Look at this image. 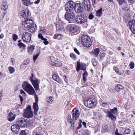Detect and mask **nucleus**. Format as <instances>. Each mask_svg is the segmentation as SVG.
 Masks as SVG:
<instances>
[{
    "mask_svg": "<svg viewBox=\"0 0 135 135\" xmlns=\"http://www.w3.org/2000/svg\"><path fill=\"white\" fill-rule=\"evenodd\" d=\"M120 5L123 4H126L127 2L125 0H117Z\"/></svg>",
    "mask_w": 135,
    "mask_h": 135,
    "instance_id": "33",
    "label": "nucleus"
},
{
    "mask_svg": "<svg viewBox=\"0 0 135 135\" xmlns=\"http://www.w3.org/2000/svg\"><path fill=\"white\" fill-rule=\"evenodd\" d=\"M62 36V35L60 34H55L54 36V38L56 39L59 40L61 39Z\"/></svg>",
    "mask_w": 135,
    "mask_h": 135,
    "instance_id": "30",
    "label": "nucleus"
},
{
    "mask_svg": "<svg viewBox=\"0 0 135 135\" xmlns=\"http://www.w3.org/2000/svg\"><path fill=\"white\" fill-rule=\"evenodd\" d=\"M123 86L120 84H117L115 87V88L117 91H118L121 90L123 88Z\"/></svg>",
    "mask_w": 135,
    "mask_h": 135,
    "instance_id": "31",
    "label": "nucleus"
},
{
    "mask_svg": "<svg viewBox=\"0 0 135 135\" xmlns=\"http://www.w3.org/2000/svg\"><path fill=\"white\" fill-rule=\"evenodd\" d=\"M69 30L70 32L72 33H78L80 31L79 27L75 25L71 26L69 28Z\"/></svg>",
    "mask_w": 135,
    "mask_h": 135,
    "instance_id": "15",
    "label": "nucleus"
},
{
    "mask_svg": "<svg viewBox=\"0 0 135 135\" xmlns=\"http://www.w3.org/2000/svg\"><path fill=\"white\" fill-rule=\"evenodd\" d=\"M40 1V0H37V1L34 2V3L35 4H38L39 2Z\"/></svg>",
    "mask_w": 135,
    "mask_h": 135,
    "instance_id": "64",
    "label": "nucleus"
},
{
    "mask_svg": "<svg viewBox=\"0 0 135 135\" xmlns=\"http://www.w3.org/2000/svg\"><path fill=\"white\" fill-rule=\"evenodd\" d=\"M64 80L66 83H68V80L67 78V77L65 75L64 76Z\"/></svg>",
    "mask_w": 135,
    "mask_h": 135,
    "instance_id": "53",
    "label": "nucleus"
},
{
    "mask_svg": "<svg viewBox=\"0 0 135 135\" xmlns=\"http://www.w3.org/2000/svg\"><path fill=\"white\" fill-rule=\"evenodd\" d=\"M82 43L83 46L89 47L91 45V42L90 38L86 35L82 36L81 38Z\"/></svg>",
    "mask_w": 135,
    "mask_h": 135,
    "instance_id": "4",
    "label": "nucleus"
},
{
    "mask_svg": "<svg viewBox=\"0 0 135 135\" xmlns=\"http://www.w3.org/2000/svg\"><path fill=\"white\" fill-rule=\"evenodd\" d=\"M34 49V47L33 46H31L28 48V52L30 54H31L33 50Z\"/></svg>",
    "mask_w": 135,
    "mask_h": 135,
    "instance_id": "32",
    "label": "nucleus"
},
{
    "mask_svg": "<svg viewBox=\"0 0 135 135\" xmlns=\"http://www.w3.org/2000/svg\"><path fill=\"white\" fill-rule=\"evenodd\" d=\"M131 131L129 129H127L125 130L124 132V134H129L130 132Z\"/></svg>",
    "mask_w": 135,
    "mask_h": 135,
    "instance_id": "42",
    "label": "nucleus"
},
{
    "mask_svg": "<svg viewBox=\"0 0 135 135\" xmlns=\"http://www.w3.org/2000/svg\"><path fill=\"white\" fill-rule=\"evenodd\" d=\"M30 80L35 90H38L40 83L39 80L37 79L33 78V74H31V76L30 77Z\"/></svg>",
    "mask_w": 135,
    "mask_h": 135,
    "instance_id": "6",
    "label": "nucleus"
},
{
    "mask_svg": "<svg viewBox=\"0 0 135 135\" xmlns=\"http://www.w3.org/2000/svg\"><path fill=\"white\" fill-rule=\"evenodd\" d=\"M19 97V98H20V100L21 101V105H20V106H21V104H22V102L23 101V97H22V96L21 95H20Z\"/></svg>",
    "mask_w": 135,
    "mask_h": 135,
    "instance_id": "49",
    "label": "nucleus"
},
{
    "mask_svg": "<svg viewBox=\"0 0 135 135\" xmlns=\"http://www.w3.org/2000/svg\"><path fill=\"white\" fill-rule=\"evenodd\" d=\"M83 76L84 81V82L86 81V77L84 75H83Z\"/></svg>",
    "mask_w": 135,
    "mask_h": 135,
    "instance_id": "61",
    "label": "nucleus"
},
{
    "mask_svg": "<svg viewBox=\"0 0 135 135\" xmlns=\"http://www.w3.org/2000/svg\"><path fill=\"white\" fill-rule=\"evenodd\" d=\"M18 46L20 48L22 47H25V45L22 42H20L18 44Z\"/></svg>",
    "mask_w": 135,
    "mask_h": 135,
    "instance_id": "45",
    "label": "nucleus"
},
{
    "mask_svg": "<svg viewBox=\"0 0 135 135\" xmlns=\"http://www.w3.org/2000/svg\"><path fill=\"white\" fill-rule=\"evenodd\" d=\"M82 123H83V125L85 127H86V123L85 122H82Z\"/></svg>",
    "mask_w": 135,
    "mask_h": 135,
    "instance_id": "63",
    "label": "nucleus"
},
{
    "mask_svg": "<svg viewBox=\"0 0 135 135\" xmlns=\"http://www.w3.org/2000/svg\"><path fill=\"white\" fill-rule=\"evenodd\" d=\"M75 20L76 22L78 24H84L87 23V17L85 13H83L79 16H76Z\"/></svg>",
    "mask_w": 135,
    "mask_h": 135,
    "instance_id": "2",
    "label": "nucleus"
},
{
    "mask_svg": "<svg viewBox=\"0 0 135 135\" xmlns=\"http://www.w3.org/2000/svg\"><path fill=\"white\" fill-rule=\"evenodd\" d=\"M102 14V8H100L96 12V15L98 17L101 16Z\"/></svg>",
    "mask_w": 135,
    "mask_h": 135,
    "instance_id": "26",
    "label": "nucleus"
},
{
    "mask_svg": "<svg viewBox=\"0 0 135 135\" xmlns=\"http://www.w3.org/2000/svg\"><path fill=\"white\" fill-rule=\"evenodd\" d=\"M46 31V30L44 27H41L38 32L39 34L38 36V37H40L43 36L42 34L45 32Z\"/></svg>",
    "mask_w": 135,
    "mask_h": 135,
    "instance_id": "21",
    "label": "nucleus"
},
{
    "mask_svg": "<svg viewBox=\"0 0 135 135\" xmlns=\"http://www.w3.org/2000/svg\"><path fill=\"white\" fill-rule=\"evenodd\" d=\"M74 51L78 55H79L80 54V53L78 51L76 48H75L74 49Z\"/></svg>",
    "mask_w": 135,
    "mask_h": 135,
    "instance_id": "55",
    "label": "nucleus"
},
{
    "mask_svg": "<svg viewBox=\"0 0 135 135\" xmlns=\"http://www.w3.org/2000/svg\"><path fill=\"white\" fill-rule=\"evenodd\" d=\"M103 129L106 132H108L109 131L108 128L107 126L104 125L102 127Z\"/></svg>",
    "mask_w": 135,
    "mask_h": 135,
    "instance_id": "41",
    "label": "nucleus"
},
{
    "mask_svg": "<svg viewBox=\"0 0 135 135\" xmlns=\"http://www.w3.org/2000/svg\"><path fill=\"white\" fill-rule=\"evenodd\" d=\"M29 60L27 59L23 62V65H27L29 63Z\"/></svg>",
    "mask_w": 135,
    "mask_h": 135,
    "instance_id": "46",
    "label": "nucleus"
},
{
    "mask_svg": "<svg viewBox=\"0 0 135 135\" xmlns=\"http://www.w3.org/2000/svg\"><path fill=\"white\" fill-rule=\"evenodd\" d=\"M79 126L77 127V129H80L81 127V124H78Z\"/></svg>",
    "mask_w": 135,
    "mask_h": 135,
    "instance_id": "62",
    "label": "nucleus"
},
{
    "mask_svg": "<svg viewBox=\"0 0 135 135\" xmlns=\"http://www.w3.org/2000/svg\"><path fill=\"white\" fill-rule=\"evenodd\" d=\"M16 117L15 114L12 112L10 113L8 115L7 117L8 120L9 121L11 122L15 119Z\"/></svg>",
    "mask_w": 135,
    "mask_h": 135,
    "instance_id": "20",
    "label": "nucleus"
},
{
    "mask_svg": "<svg viewBox=\"0 0 135 135\" xmlns=\"http://www.w3.org/2000/svg\"><path fill=\"white\" fill-rule=\"evenodd\" d=\"M33 107L34 110V113L36 115L38 110V106L37 104L33 103Z\"/></svg>",
    "mask_w": 135,
    "mask_h": 135,
    "instance_id": "23",
    "label": "nucleus"
},
{
    "mask_svg": "<svg viewBox=\"0 0 135 135\" xmlns=\"http://www.w3.org/2000/svg\"><path fill=\"white\" fill-rule=\"evenodd\" d=\"M75 14L74 11H71L66 12L65 15V18L69 21V23H71L75 19Z\"/></svg>",
    "mask_w": 135,
    "mask_h": 135,
    "instance_id": "5",
    "label": "nucleus"
},
{
    "mask_svg": "<svg viewBox=\"0 0 135 135\" xmlns=\"http://www.w3.org/2000/svg\"><path fill=\"white\" fill-rule=\"evenodd\" d=\"M29 14V11L28 9H25L22 11L21 12V16L24 19L28 17Z\"/></svg>",
    "mask_w": 135,
    "mask_h": 135,
    "instance_id": "18",
    "label": "nucleus"
},
{
    "mask_svg": "<svg viewBox=\"0 0 135 135\" xmlns=\"http://www.w3.org/2000/svg\"><path fill=\"white\" fill-rule=\"evenodd\" d=\"M74 9L76 12L79 13L83 12V11L84 8L80 3H75Z\"/></svg>",
    "mask_w": 135,
    "mask_h": 135,
    "instance_id": "14",
    "label": "nucleus"
},
{
    "mask_svg": "<svg viewBox=\"0 0 135 135\" xmlns=\"http://www.w3.org/2000/svg\"><path fill=\"white\" fill-rule=\"evenodd\" d=\"M31 34L27 32H24L22 36V38L23 41L28 42L31 40Z\"/></svg>",
    "mask_w": 135,
    "mask_h": 135,
    "instance_id": "12",
    "label": "nucleus"
},
{
    "mask_svg": "<svg viewBox=\"0 0 135 135\" xmlns=\"http://www.w3.org/2000/svg\"><path fill=\"white\" fill-rule=\"evenodd\" d=\"M129 66L131 69H133L134 67V63L133 62H131L129 64Z\"/></svg>",
    "mask_w": 135,
    "mask_h": 135,
    "instance_id": "44",
    "label": "nucleus"
},
{
    "mask_svg": "<svg viewBox=\"0 0 135 135\" xmlns=\"http://www.w3.org/2000/svg\"><path fill=\"white\" fill-rule=\"evenodd\" d=\"M22 26L24 30H28L31 32L35 31L36 27V25L34 24L33 21L30 19L23 21Z\"/></svg>",
    "mask_w": 135,
    "mask_h": 135,
    "instance_id": "1",
    "label": "nucleus"
},
{
    "mask_svg": "<svg viewBox=\"0 0 135 135\" xmlns=\"http://www.w3.org/2000/svg\"><path fill=\"white\" fill-rule=\"evenodd\" d=\"M23 3L27 6L31 4L30 0H22Z\"/></svg>",
    "mask_w": 135,
    "mask_h": 135,
    "instance_id": "27",
    "label": "nucleus"
},
{
    "mask_svg": "<svg viewBox=\"0 0 135 135\" xmlns=\"http://www.w3.org/2000/svg\"><path fill=\"white\" fill-rule=\"evenodd\" d=\"M40 55V54L38 53L33 56V60L34 62H35L37 58Z\"/></svg>",
    "mask_w": 135,
    "mask_h": 135,
    "instance_id": "39",
    "label": "nucleus"
},
{
    "mask_svg": "<svg viewBox=\"0 0 135 135\" xmlns=\"http://www.w3.org/2000/svg\"><path fill=\"white\" fill-rule=\"evenodd\" d=\"M84 103L85 105L89 108H91L96 105L94 99L90 98L85 101Z\"/></svg>",
    "mask_w": 135,
    "mask_h": 135,
    "instance_id": "11",
    "label": "nucleus"
},
{
    "mask_svg": "<svg viewBox=\"0 0 135 135\" xmlns=\"http://www.w3.org/2000/svg\"><path fill=\"white\" fill-rule=\"evenodd\" d=\"M8 69L10 73L11 74L13 73L15 71V68L12 67H8Z\"/></svg>",
    "mask_w": 135,
    "mask_h": 135,
    "instance_id": "34",
    "label": "nucleus"
},
{
    "mask_svg": "<svg viewBox=\"0 0 135 135\" xmlns=\"http://www.w3.org/2000/svg\"><path fill=\"white\" fill-rule=\"evenodd\" d=\"M99 52L100 51L99 49L98 48H97L94 50L93 52V53L95 57H97L99 54Z\"/></svg>",
    "mask_w": 135,
    "mask_h": 135,
    "instance_id": "25",
    "label": "nucleus"
},
{
    "mask_svg": "<svg viewBox=\"0 0 135 135\" xmlns=\"http://www.w3.org/2000/svg\"><path fill=\"white\" fill-rule=\"evenodd\" d=\"M80 69L81 70L85 71L86 70V67L85 65H83L82 66Z\"/></svg>",
    "mask_w": 135,
    "mask_h": 135,
    "instance_id": "50",
    "label": "nucleus"
},
{
    "mask_svg": "<svg viewBox=\"0 0 135 135\" xmlns=\"http://www.w3.org/2000/svg\"><path fill=\"white\" fill-rule=\"evenodd\" d=\"M77 66L76 67V70L77 71H78L81 68L82 66L81 65L80 63L79 62H77Z\"/></svg>",
    "mask_w": 135,
    "mask_h": 135,
    "instance_id": "38",
    "label": "nucleus"
},
{
    "mask_svg": "<svg viewBox=\"0 0 135 135\" xmlns=\"http://www.w3.org/2000/svg\"><path fill=\"white\" fill-rule=\"evenodd\" d=\"M35 102L34 103L37 104L38 103V98L37 96L36 95L35 96Z\"/></svg>",
    "mask_w": 135,
    "mask_h": 135,
    "instance_id": "48",
    "label": "nucleus"
},
{
    "mask_svg": "<svg viewBox=\"0 0 135 135\" xmlns=\"http://www.w3.org/2000/svg\"><path fill=\"white\" fill-rule=\"evenodd\" d=\"M52 77L53 80L56 81L59 83L61 84L62 83V81L61 80L59 76H57L55 74L53 75Z\"/></svg>",
    "mask_w": 135,
    "mask_h": 135,
    "instance_id": "22",
    "label": "nucleus"
},
{
    "mask_svg": "<svg viewBox=\"0 0 135 135\" xmlns=\"http://www.w3.org/2000/svg\"><path fill=\"white\" fill-rule=\"evenodd\" d=\"M128 26L132 32L133 34H135V21L131 20L129 21L128 24Z\"/></svg>",
    "mask_w": 135,
    "mask_h": 135,
    "instance_id": "13",
    "label": "nucleus"
},
{
    "mask_svg": "<svg viewBox=\"0 0 135 135\" xmlns=\"http://www.w3.org/2000/svg\"><path fill=\"white\" fill-rule=\"evenodd\" d=\"M22 85L23 89L29 94L33 95L35 93L32 86L27 82H24L22 84Z\"/></svg>",
    "mask_w": 135,
    "mask_h": 135,
    "instance_id": "3",
    "label": "nucleus"
},
{
    "mask_svg": "<svg viewBox=\"0 0 135 135\" xmlns=\"http://www.w3.org/2000/svg\"><path fill=\"white\" fill-rule=\"evenodd\" d=\"M20 135H26V134L24 131H21L20 133Z\"/></svg>",
    "mask_w": 135,
    "mask_h": 135,
    "instance_id": "52",
    "label": "nucleus"
},
{
    "mask_svg": "<svg viewBox=\"0 0 135 135\" xmlns=\"http://www.w3.org/2000/svg\"><path fill=\"white\" fill-rule=\"evenodd\" d=\"M70 56L71 57H73V58H76V56L75 55L73 54H71L70 55Z\"/></svg>",
    "mask_w": 135,
    "mask_h": 135,
    "instance_id": "57",
    "label": "nucleus"
},
{
    "mask_svg": "<svg viewBox=\"0 0 135 135\" xmlns=\"http://www.w3.org/2000/svg\"><path fill=\"white\" fill-rule=\"evenodd\" d=\"M68 121L69 123H70L72 127L74 126V123L73 120L71 119V117H68Z\"/></svg>",
    "mask_w": 135,
    "mask_h": 135,
    "instance_id": "28",
    "label": "nucleus"
},
{
    "mask_svg": "<svg viewBox=\"0 0 135 135\" xmlns=\"http://www.w3.org/2000/svg\"><path fill=\"white\" fill-rule=\"evenodd\" d=\"M115 133L116 135H123L122 134L118 133V131L117 129H115Z\"/></svg>",
    "mask_w": 135,
    "mask_h": 135,
    "instance_id": "51",
    "label": "nucleus"
},
{
    "mask_svg": "<svg viewBox=\"0 0 135 135\" xmlns=\"http://www.w3.org/2000/svg\"><path fill=\"white\" fill-rule=\"evenodd\" d=\"M26 120V119L22 118L18 121L17 124L20 127H25L27 124Z\"/></svg>",
    "mask_w": 135,
    "mask_h": 135,
    "instance_id": "16",
    "label": "nucleus"
},
{
    "mask_svg": "<svg viewBox=\"0 0 135 135\" xmlns=\"http://www.w3.org/2000/svg\"><path fill=\"white\" fill-rule=\"evenodd\" d=\"M18 38L17 36L15 34H14L13 35V40L15 41H16L17 39Z\"/></svg>",
    "mask_w": 135,
    "mask_h": 135,
    "instance_id": "47",
    "label": "nucleus"
},
{
    "mask_svg": "<svg viewBox=\"0 0 135 135\" xmlns=\"http://www.w3.org/2000/svg\"><path fill=\"white\" fill-rule=\"evenodd\" d=\"M8 8V6H7L6 3L3 2L2 4V5L1 7V9L2 10H6Z\"/></svg>",
    "mask_w": 135,
    "mask_h": 135,
    "instance_id": "24",
    "label": "nucleus"
},
{
    "mask_svg": "<svg viewBox=\"0 0 135 135\" xmlns=\"http://www.w3.org/2000/svg\"><path fill=\"white\" fill-rule=\"evenodd\" d=\"M11 61L13 64H15V60L13 58H12L11 59Z\"/></svg>",
    "mask_w": 135,
    "mask_h": 135,
    "instance_id": "54",
    "label": "nucleus"
},
{
    "mask_svg": "<svg viewBox=\"0 0 135 135\" xmlns=\"http://www.w3.org/2000/svg\"><path fill=\"white\" fill-rule=\"evenodd\" d=\"M52 98V97H48L46 98V100L49 103H51L53 101Z\"/></svg>",
    "mask_w": 135,
    "mask_h": 135,
    "instance_id": "36",
    "label": "nucleus"
},
{
    "mask_svg": "<svg viewBox=\"0 0 135 135\" xmlns=\"http://www.w3.org/2000/svg\"><path fill=\"white\" fill-rule=\"evenodd\" d=\"M117 111V108L115 107L113 109H110V111L107 112V116L110 118L112 120H115L116 119V117L113 114L116 113Z\"/></svg>",
    "mask_w": 135,
    "mask_h": 135,
    "instance_id": "9",
    "label": "nucleus"
},
{
    "mask_svg": "<svg viewBox=\"0 0 135 135\" xmlns=\"http://www.w3.org/2000/svg\"><path fill=\"white\" fill-rule=\"evenodd\" d=\"M23 113L24 117L27 118H30L33 116V114L31 110V107L29 106L27 107L26 109L24 110Z\"/></svg>",
    "mask_w": 135,
    "mask_h": 135,
    "instance_id": "7",
    "label": "nucleus"
},
{
    "mask_svg": "<svg viewBox=\"0 0 135 135\" xmlns=\"http://www.w3.org/2000/svg\"><path fill=\"white\" fill-rule=\"evenodd\" d=\"M20 93L22 94H26V93L25 92L22 90H21L20 91Z\"/></svg>",
    "mask_w": 135,
    "mask_h": 135,
    "instance_id": "60",
    "label": "nucleus"
},
{
    "mask_svg": "<svg viewBox=\"0 0 135 135\" xmlns=\"http://www.w3.org/2000/svg\"><path fill=\"white\" fill-rule=\"evenodd\" d=\"M123 73V74L124 75H129L130 72L129 70H125L124 71H122Z\"/></svg>",
    "mask_w": 135,
    "mask_h": 135,
    "instance_id": "37",
    "label": "nucleus"
},
{
    "mask_svg": "<svg viewBox=\"0 0 135 135\" xmlns=\"http://www.w3.org/2000/svg\"><path fill=\"white\" fill-rule=\"evenodd\" d=\"M114 70L117 73H118L119 75H121L123 74V73L121 71H118V69L117 68L115 67L114 68Z\"/></svg>",
    "mask_w": 135,
    "mask_h": 135,
    "instance_id": "40",
    "label": "nucleus"
},
{
    "mask_svg": "<svg viewBox=\"0 0 135 135\" xmlns=\"http://www.w3.org/2000/svg\"><path fill=\"white\" fill-rule=\"evenodd\" d=\"M73 118V119L75 118L76 120L80 115V112L76 108L72 110Z\"/></svg>",
    "mask_w": 135,
    "mask_h": 135,
    "instance_id": "17",
    "label": "nucleus"
},
{
    "mask_svg": "<svg viewBox=\"0 0 135 135\" xmlns=\"http://www.w3.org/2000/svg\"><path fill=\"white\" fill-rule=\"evenodd\" d=\"M100 57L101 58H102L105 56V54H104L102 53L100 54L99 55Z\"/></svg>",
    "mask_w": 135,
    "mask_h": 135,
    "instance_id": "56",
    "label": "nucleus"
},
{
    "mask_svg": "<svg viewBox=\"0 0 135 135\" xmlns=\"http://www.w3.org/2000/svg\"><path fill=\"white\" fill-rule=\"evenodd\" d=\"M20 126L17 124L12 125L11 127L12 131L14 132L17 133L20 129Z\"/></svg>",
    "mask_w": 135,
    "mask_h": 135,
    "instance_id": "19",
    "label": "nucleus"
},
{
    "mask_svg": "<svg viewBox=\"0 0 135 135\" xmlns=\"http://www.w3.org/2000/svg\"><path fill=\"white\" fill-rule=\"evenodd\" d=\"M39 38L43 40V42L45 45H47L48 44L49 42L45 38L43 37V36L40 37H38Z\"/></svg>",
    "mask_w": 135,
    "mask_h": 135,
    "instance_id": "29",
    "label": "nucleus"
},
{
    "mask_svg": "<svg viewBox=\"0 0 135 135\" xmlns=\"http://www.w3.org/2000/svg\"><path fill=\"white\" fill-rule=\"evenodd\" d=\"M128 1L131 3H133L135 2V0H128Z\"/></svg>",
    "mask_w": 135,
    "mask_h": 135,
    "instance_id": "59",
    "label": "nucleus"
},
{
    "mask_svg": "<svg viewBox=\"0 0 135 135\" xmlns=\"http://www.w3.org/2000/svg\"><path fill=\"white\" fill-rule=\"evenodd\" d=\"M83 75H84L86 77L88 75V74L87 72L86 71H85L84 73L83 74Z\"/></svg>",
    "mask_w": 135,
    "mask_h": 135,
    "instance_id": "58",
    "label": "nucleus"
},
{
    "mask_svg": "<svg viewBox=\"0 0 135 135\" xmlns=\"http://www.w3.org/2000/svg\"><path fill=\"white\" fill-rule=\"evenodd\" d=\"M94 15L92 13H90L89 15L88 18L90 20H91L94 18Z\"/></svg>",
    "mask_w": 135,
    "mask_h": 135,
    "instance_id": "43",
    "label": "nucleus"
},
{
    "mask_svg": "<svg viewBox=\"0 0 135 135\" xmlns=\"http://www.w3.org/2000/svg\"><path fill=\"white\" fill-rule=\"evenodd\" d=\"M85 10L90 12L91 10V7L89 0H84L82 3Z\"/></svg>",
    "mask_w": 135,
    "mask_h": 135,
    "instance_id": "10",
    "label": "nucleus"
},
{
    "mask_svg": "<svg viewBox=\"0 0 135 135\" xmlns=\"http://www.w3.org/2000/svg\"><path fill=\"white\" fill-rule=\"evenodd\" d=\"M92 63L93 65L94 66H96L97 65L98 63L97 61L95 58H93L92 59Z\"/></svg>",
    "mask_w": 135,
    "mask_h": 135,
    "instance_id": "35",
    "label": "nucleus"
},
{
    "mask_svg": "<svg viewBox=\"0 0 135 135\" xmlns=\"http://www.w3.org/2000/svg\"><path fill=\"white\" fill-rule=\"evenodd\" d=\"M75 5V3L73 1H69L65 5V8L66 11H74Z\"/></svg>",
    "mask_w": 135,
    "mask_h": 135,
    "instance_id": "8",
    "label": "nucleus"
}]
</instances>
